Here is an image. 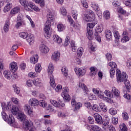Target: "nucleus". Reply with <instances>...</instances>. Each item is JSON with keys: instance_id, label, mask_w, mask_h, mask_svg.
Returning <instances> with one entry per match:
<instances>
[{"instance_id": "nucleus-42", "label": "nucleus", "mask_w": 131, "mask_h": 131, "mask_svg": "<svg viewBox=\"0 0 131 131\" xmlns=\"http://www.w3.org/2000/svg\"><path fill=\"white\" fill-rule=\"evenodd\" d=\"M72 15L73 18L75 20L77 19V17L78 16V12H77V10H72Z\"/></svg>"}, {"instance_id": "nucleus-9", "label": "nucleus", "mask_w": 131, "mask_h": 131, "mask_svg": "<svg viewBox=\"0 0 131 131\" xmlns=\"http://www.w3.org/2000/svg\"><path fill=\"white\" fill-rule=\"evenodd\" d=\"M71 105L72 108L74 109V111H77V110H79L81 107H82V104L80 102H76L75 99H72Z\"/></svg>"}, {"instance_id": "nucleus-25", "label": "nucleus", "mask_w": 131, "mask_h": 131, "mask_svg": "<svg viewBox=\"0 0 131 131\" xmlns=\"http://www.w3.org/2000/svg\"><path fill=\"white\" fill-rule=\"evenodd\" d=\"M29 8H30L32 10H33L35 12H40V9L38 8V7L35 6V5H33L32 2L31 3H29Z\"/></svg>"}, {"instance_id": "nucleus-36", "label": "nucleus", "mask_w": 131, "mask_h": 131, "mask_svg": "<svg viewBox=\"0 0 131 131\" xmlns=\"http://www.w3.org/2000/svg\"><path fill=\"white\" fill-rule=\"evenodd\" d=\"M26 25L24 21H16V24L15 25V27L16 29H19L21 26H24Z\"/></svg>"}, {"instance_id": "nucleus-53", "label": "nucleus", "mask_w": 131, "mask_h": 131, "mask_svg": "<svg viewBox=\"0 0 131 131\" xmlns=\"http://www.w3.org/2000/svg\"><path fill=\"white\" fill-rule=\"evenodd\" d=\"M109 113L111 115H116L117 114V111L114 108H111L109 110Z\"/></svg>"}, {"instance_id": "nucleus-2", "label": "nucleus", "mask_w": 131, "mask_h": 131, "mask_svg": "<svg viewBox=\"0 0 131 131\" xmlns=\"http://www.w3.org/2000/svg\"><path fill=\"white\" fill-rule=\"evenodd\" d=\"M116 74L117 75V82H122V81H124V84L126 86L127 92H128V93H130V83H129V81L126 80V73H121L120 70L117 69L116 71Z\"/></svg>"}, {"instance_id": "nucleus-43", "label": "nucleus", "mask_w": 131, "mask_h": 131, "mask_svg": "<svg viewBox=\"0 0 131 131\" xmlns=\"http://www.w3.org/2000/svg\"><path fill=\"white\" fill-rule=\"evenodd\" d=\"M58 31L62 32L63 30H65V26L62 24H59L57 25Z\"/></svg>"}, {"instance_id": "nucleus-15", "label": "nucleus", "mask_w": 131, "mask_h": 131, "mask_svg": "<svg viewBox=\"0 0 131 131\" xmlns=\"http://www.w3.org/2000/svg\"><path fill=\"white\" fill-rule=\"evenodd\" d=\"M86 128L89 131H101V128L96 125H86Z\"/></svg>"}, {"instance_id": "nucleus-14", "label": "nucleus", "mask_w": 131, "mask_h": 131, "mask_svg": "<svg viewBox=\"0 0 131 131\" xmlns=\"http://www.w3.org/2000/svg\"><path fill=\"white\" fill-rule=\"evenodd\" d=\"M78 86H79L80 89L82 90L84 95H85V96L89 94L90 91H89L88 87H86V85H85L84 83L82 82H79Z\"/></svg>"}, {"instance_id": "nucleus-13", "label": "nucleus", "mask_w": 131, "mask_h": 131, "mask_svg": "<svg viewBox=\"0 0 131 131\" xmlns=\"http://www.w3.org/2000/svg\"><path fill=\"white\" fill-rule=\"evenodd\" d=\"M39 49L42 54H48L50 52V48L44 44L40 45L39 47Z\"/></svg>"}, {"instance_id": "nucleus-1", "label": "nucleus", "mask_w": 131, "mask_h": 131, "mask_svg": "<svg viewBox=\"0 0 131 131\" xmlns=\"http://www.w3.org/2000/svg\"><path fill=\"white\" fill-rule=\"evenodd\" d=\"M47 20L45 23L44 31L46 38L49 39L52 35V29L51 28V21L55 20V12L53 10H49L47 14Z\"/></svg>"}, {"instance_id": "nucleus-49", "label": "nucleus", "mask_w": 131, "mask_h": 131, "mask_svg": "<svg viewBox=\"0 0 131 131\" xmlns=\"http://www.w3.org/2000/svg\"><path fill=\"white\" fill-rule=\"evenodd\" d=\"M77 53L78 57H81L83 54V48L81 47L79 48L77 50Z\"/></svg>"}, {"instance_id": "nucleus-21", "label": "nucleus", "mask_w": 131, "mask_h": 131, "mask_svg": "<svg viewBox=\"0 0 131 131\" xmlns=\"http://www.w3.org/2000/svg\"><path fill=\"white\" fill-rule=\"evenodd\" d=\"M27 118V116H26V115L24 114V113H19L18 114L17 119H18L20 121H24V122H25L26 120H28L26 119Z\"/></svg>"}, {"instance_id": "nucleus-11", "label": "nucleus", "mask_w": 131, "mask_h": 131, "mask_svg": "<svg viewBox=\"0 0 131 131\" xmlns=\"http://www.w3.org/2000/svg\"><path fill=\"white\" fill-rule=\"evenodd\" d=\"M50 103L54 106V107H56V108H60V107H65V103H62V101L61 100H59L58 102H57L56 100L51 99Z\"/></svg>"}, {"instance_id": "nucleus-10", "label": "nucleus", "mask_w": 131, "mask_h": 131, "mask_svg": "<svg viewBox=\"0 0 131 131\" xmlns=\"http://www.w3.org/2000/svg\"><path fill=\"white\" fill-rule=\"evenodd\" d=\"M19 3L24 7L26 11H27L28 12H30V11H31V9L29 8V4H31V2H28L27 0H19Z\"/></svg>"}, {"instance_id": "nucleus-44", "label": "nucleus", "mask_w": 131, "mask_h": 131, "mask_svg": "<svg viewBox=\"0 0 131 131\" xmlns=\"http://www.w3.org/2000/svg\"><path fill=\"white\" fill-rule=\"evenodd\" d=\"M19 36L21 38L25 39L26 38H27V37L28 36V33H27L26 32H20L19 33Z\"/></svg>"}, {"instance_id": "nucleus-61", "label": "nucleus", "mask_w": 131, "mask_h": 131, "mask_svg": "<svg viewBox=\"0 0 131 131\" xmlns=\"http://www.w3.org/2000/svg\"><path fill=\"white\" fill-rule=\"evenodd\" d=\"M55 91L56 92V93H61L62 91V85L60 84L57 85L55 89Z\"/></svg>"}, {"instance_id": "nucleus-57", "label": "nucleus", "mask_w": 131, "mask_h": 131, "mask_svg": "<svg viewBox=\"0 0 131 131\" xmlns=\"http://www.w3.org/2000/svg\"><path fill=\"white\" fill-rule=\"evenodd\" d=\"M107 65L108 66H110V67H111L113 69H114V68H117V64H116V63L113 61L109 62L107 64Z\"/></svg>"}, {"instance_id": "nucleus-26", "label": "nucleus", "mask_w": 131, "mask_h": 131, "mask_svg": "<svg viewBox=\"0 0 131 131\" xmlns=\"http://www.w3.org/2000/svg\"><path fill=\"white\" fill-rule=\"evenodd\" d=\"M13 7V4L12 3H8L6 4L4 8V13H8L9 11L11 10V8Z\"/></svg>"}, {"instance_id": "nucleus-17", "label": "nucleus", "mask_w": 131, "mask_h": 131, "mask_svg": "<svg viewBox=\"0 0 131 131\" xmlns=\"http://www.w3.org/2000/svg\"><path fill=\"white\" fill-rule=\"evenodd\" d=\"M24 110L26 113H27L28 115H32L33 113V108L30 105L28 104H25L24 106Z\"/></svg>"}, {"instance_id": "nucleus-20", "label": "nucleus", "mask_w": 131, "mask_h": 131, "mask_svg": "<svg viewBox=\"0 0 131 131\" xmlns=\"http://www.w3.org/2000/svg\"><path fill=\"white\" fill-rule=\"evenodd\" d=\"M94 117L95 118L96 122H97V123H98L99 124H101V123L103 122L102 116H101V115H100L99 114L97 113L94 114Z\"/></svg>"}, {"instance_id": "nucleus-40", "label": "nucleus", "mask_w": 131, "mask_h": 131, "mask_svg": "<svg viewBox=\"0 0 131 131\" xmlns=\"http://www.w3.org/2000/svg\"><path fill=\"white\" fill-rule=\"evenodd\" d=\"M61 72L64 76H68V69L66 67H63L62 68Z\"/></svg>"}, {"instance_id": "nucleus-50", "label": "nucleus", "mask_w": 131, "mask_h": 131, "mask_svg": "<svg viewBox=\"0 0 131 131\" xmlns=\"http://www.w3.org/2000/svg\"><path fill=\"white\" fill-rule=\"evenodd\" d=\"M50 85L52 88L56 87V83H55V79H54V76H52L50 77Z\"/></svg>"}, {"instance_id": "nucleus-31", "label": "nucleus", "mask_w": 131, "mask_h": 131, "mask_svg": "<svg viewBox=\"0 0 131 131\" xmlns=\"http://www.w3.org/2000/svg\"><path fill=\"white\" fill-rule=\"evenodd\" d=\"M37 61H38V56L34 55L33 57L30 58V62L32 63V64H35L37 63Z\"/></svg>"}, {"instance_id": "nucleus-5", "label": "nucleus", "mask_w": 131, "mask_h": 131, "mask_svg": "<svg viewBox=\"0 0 131 131\" xmlns=\"http://www.w3.org/2000/svg\"><path fill=\"white\" fill-rule=\"evenodd\" d=\"M87 14H85L84 15L83 19L86 22H91L92 21H94L95 20V15L94 12L91 10H86Z\"/></svg>"}, {"instance_id": "nucleus-52", "label": "nucleus", "mask_w": 131, "mask_h": 131, "mask_svg": "<svg viewBox=\"0 0 131 131\" xmlns=\"http://www.w3.org/2000/svg\"><path fill=\"white\" fill-rule=\"evenodd\" d=\"M97 96L98 98L101 99L102 100H106V99H107V98L105 97V95H104V93H103L102 91H100Z\"/></svg>"}, {"instance_id": "nucleus-59", "label": "nucleus", "mask_w": 131, "mask_h": 131, "mask_svg": "<svg viewBox=\"0 0 131 131\" xmlns=\"http://www.w3.org/2000/svg\"><path fill=\"white\" fill-rule=\"evenodd\" d=\"M70 37L69 36H67L64 42V47H67L70 43Z\"/></svg>"}, {"instance_id": "nucleus-58", "label": "nucleus", "mask_w": 131, "mask_h": 131, "mask_svg": "<svg viewBox=\"0 0 131 131\" xmlns=\"http://www.w3.org/2000/svg\"><path fill=\"white\" fill-rule=\"evenodd\" d=\"M13 87L14 89V91L15 93H16V94H17V95L20 94V88H19L18 86H17V85L14 84L13 85Z\"/></svg>"}, {"instance_id": "nucleus-22", "label": "nucleus", "mask_w": 131, "mask_h": 131, "mask_svg": "<svg viewBox=\"0 0 131 131\" xmlns=\"http://www.w3.org/2000/svg\"><path fill=\"white\" fill-rule=\"evenodd\" d=\"M27 41L29 42L30 45H32L34 42V36L32 34H28V38L27 39Z\"/></svg>"}, {"instance_id": "nucleus-18", "label": "nucleus", "mask_w": 131, "mask_h": 131, "mask_svg": "<svg viewBox=\"0 0 131 131\" xmlns=\"http://www.w3.org/2000/svg\"><path fill=\"white\" fill-rule=\"evenodd\" d=\"M60 52L55 51L52 54L51 59L53 61H55V62H58V60L60 59Z\"/></svg>"}, {"instance_id": "nucleus-3", "label": "nucleus", "mask_w": 131, "mask_h": 131, "mask_svg": "<svg viewBox=\"0 0 131 131\" xmlns=\"http://www.w3.org/2000/svg\"><path fill=\"white\" fill-rule=\"evenodd\" d=\"M2 115L4 120L7 121L8 124H10L11 126H13V127H16V126H17V124L15 121V118H14V116H13L12 114L9 115V117H8L7 114L3 111L2 112Z\"/></svg>"}, {"instance_id": "nucleus-27", "label": "nucleus", "mask_w": 131, "mask_h": 131, "mask_svg": "<svg viewBox=\"0 0 131 131\" xmlns=\"http://www.w3.org/2000/svg\"><path fill=\"white\" fill-rule=\"evenodd\" d=\"M112 93L116 97H119L120 96V92L115 87L112 88Z\"/></svg>"}, {"instance_id": "nucleus-37", "label": "nucleus", "mask_w": 131, "mask_h": 131, "mask_svg": "<svg viewBox=\"0 0 131 131\" xmlns=\"http://www.w3.org/2000/svg\"><path fill=\"white\" fill-rule=\"evenodd\" d=\"M110 12L108 10H105L103 13V17L105 20L110 19Z\"/></svg>"}, {"instance_id": "nucleus-29", "label": "nucleus", "mask_w": 131, "mask_h": 131, "mask_svg": "<svg viewBox=\"0 0 131 131\" xmlns=\"http://www.w3.org/2000/svg\"><path fill=\"white\" fill-rule=\"evenodd\" d=\"M91 6L95 12H99V11H100V7H99L98 4L95 2H92Z\"/></svg>"}, {"instance_id": "nucleus-55", "label": "nucleus", "mask_w": 131, "mask_h": 131, "mask_svg": "<svg viewBox=\"0 0 131 131\" xmlns=\"http://www.w3.org/2000/svg\"><path fill=\"white\" fill-rule=\"evenodd\" d=\"M91 109L94 110V111H96V112H100V108L97 104H94L93 105H92Z\"/></svg>"}, {"instance_id": "nucleus-12", "label": "nucleus", "mask_w": 131, "mask_h": 131, "mask_svg": "<svg viewBox=\"0 0 131 131\" xmlns=\"http://www.w3.org/2000/svg\"><path fill=\"white\" fill-rule=\"evenodd\" d=\"M74 71L76 75H77L78 76H83V75H84V74H85V73L86 72V70L82 68H80L79 69H77V68H75L74 69Z\"/></svg>"}, {"instance_id": "nucleus-24", "label": "nucleus", "mask_w": 131, "mask_h": 131, "mask_svg": "<svg viewBox=\"0 0 131 131\" xmlns=\"http://www.w3.org/2000/svg\"><path fill=\"white\" fill-rule=\"evenodd\" d=\"M53 40L56 43H61L62 42V38L57 35H54L53 36Z\"/></svg>"}, {"instance_id": "nucleus-7", "label": "nucleus", "mask_w": 131, "mask_h": 131, "mask_svg": "<svg viewBox=\"0 0 131 131\" xmlns=\"http://www.w3.org/2000/svg\"><path fill=\"white\" fill-rule=\"evenodd\" d=\"M103 25L101 24L97 26L96 28V33H95V39L98 41V42H101L102 39L101 36L99 35V33H101L103 31Z\"/></svg>"}, {"instance_id": "nucleus-62", "label": "nucleus", "mask_w": 131, "mask_h": 131, "mask_svg": "<svg viewBox=\"0 0 131 131\" xmlns=\"http://www.w3.org/2000/svg\"><path fill=\"white\" fill-rule=\"evenodd\" d=\"M60 12L62 16H66V15H67V11L64 7H61L60 8Z\"/></svg>"}, {"instance_id": "nucleus-56", "label": "nucleus", "mask_w": 131, "mask_h": 131, "mask_svg": "<svg viewBox=\"0 0 131 131\" xmlns=\"http://www.w3.org/2000/svg\"><path fill=\"white\" fill-rule=\"evenodd\" d=\"M26 17L30 21L31 27H32V28H34V27H35V25L34 24L33 21H32L31 17H30V16H29V15H26Z\"/></svg>"}, {"instance_id": "nucleus-64", "label": "nucleus", "mask_w": 131, "mask_h": 131, "mask_svg": "<svg viewBox=\"0 0 131 131\" xmlns=\"http://www.w3.org/2000/svg\"><path fill=\"white\" fill-rule=\"evenodd\" d=\"M28 76L29 77H32V78H34V77H37V73L34 72H30L29 74H28Z\"/></svg>"}, {"instance_id": "nucleus-45", "label": "nucleus", "mask_w": 131, "mask_h": 131, "mask_svg": "<svg viewBox=\"0 0 131 131\" xmlns=\"http://www.w3.org/2000/svg\"><path fill=\"white\" fill-rule=\"evenodd\" d=\"M81 5L85 9L89 8V5L88 4L86 0H81Z\"/></svg>"}, {"instance_id": "nucleus-38", "label": "nucleus", "mask_w": 131, "mask_h": 131, "mask_svg": "<svg viewBox=\"0 0 131 131\" xmlns=\"http://www.w3.org/2000/svg\"><path fill=\"white\" fill-rule=\"evenodd\" d=\"M32 2H35L36 4H39L41 8L45 7V0H32Z\"/></svg>"}, {"instance_id": "nucleus-28", "label": "nucleus", "mask_w": 131, "mask_h": 131, "mask_svg": "<svg viewBox=\"0 0 131 131\" xmlns=\"http://www.w3.org/2000/svg\"><path fill=\"white\" fill-rule=\"evenodd\" d=\"M3 74L5 78L7 79H11L12 77V74L11 73V71L6 70L4 72Z\"/></svg>"}, {"instance_id": "nucleus-51", "label": "nucleus", "mask_w": 131, "mask_h": 131, "mask_svg": "<svg viewBox=\"0 0 131 131\" xmlns=\"http://www.w3.org/2000/svg\"><path fill=\"white\" fill-rule=\"evenodd\" d=\"M129 40V37L128 36H123V37L121 39V42L123 43H125V42H127Z\"/></svg>"}, {"instance_id": "nucleus-6", "label": "nucleus", "mask_w": 131, "mask_h": 131, "mask_svg": "<svg viewBox=\"0 0 131 131\" xmlns=\"http://www.w3.org/2000/svg\"><path fill=\"white\" fill-rule=\"evenodd\" d=\"M23 127L26 130H28V129H30L29 131L35 130V129L33 126V123H32V122L30 120H26L25 122H24L23 124Z\"/></svg>"}, {"instance_id": "nucleus-32", "label": "nucleus", "mask_w": 131, "mask_h": 131, "mask_svg": "<svg viewBox=\"0 0 131 131\" xmlns=\"http://www.w3.org/2000/svg\"><path fill=\"white\" fill-rule=\"evenodd\" d=\"M53 72H54V64L50 63L48 68V74H53Z\"/></svg>"}, {"instance_id": "nucleus-35", "label": "nucleus", "mask_w": 131, "mask_h": 131, "mask_svg": "<svg viewBox=\"0 0 131 131\" xmlns=\"http://www.w3.org/2000/svg\"><path fill=\"white\" fill-rule=\"evenodd\" d=\"M127 127L124 123L120 124L119 126V131H127Z\"/></svg>"}, {"instance_id": "nucleus-63", "label": "nucleus", "mask_w": 131, "mask_h": 131, "mask_svg": "<svg viewBox=\"0 0 131 131\" xmlns=\"http://www.w3.org/2000/svg\"><path fill=\"white\" fill-rule=\"evenodd\" d=\"M123 97L124 99H126V100L128 101H130L131 100V95L128 93L124 94Z\"/></svg>"}, {"instance_id": "nucleus-16", "label": "nucleus", "mask_w": 131, "mask_h": 131, "mask_svg": "<svg viewBox=\"0 0 131 131\" xmlns=\"http://www.w3.org/2000/svg\"><path fill=\"white\" fill-rule=\"evenodd\" d=\"M33 83L37 88H41L43 86V83L40 78H36L33 80Z\"/></svg>"}, {"instance_id": "nucleus-4", "label": "nucleus", "mask_w": 131, "mask_h": 131, "mask_svg": "<svg viewBox=\"0 0 131 131\" xmlns=\"http://www.w3.org/2000/svg\"><path fill=\"white\" fill-rule=\"evenodd\" d=\"M95 25L96 24L92 23L87 24V33L86 34L89 40H92L94 39V33L92 29L95 27Z\"/></svg>"}, {"instance_id": "nucleus-46", "label": "nucleus", "mask_w": 131, "mask_h": 131, "mask_svg": "<svg viewBox=\"0 0 131 131\" xmlns=\"http://www.w3.org/2000/svg\"><path fill=\"white\" fill-rule=\"evenodd\" d=\"M99 106L100 109L102 110L103 112H107V106L105 105V103H99Z\"/></svg>"}, {"instance_id": "nucleus-48", "label": "nucleus", "mask_w": 131, "mask_h": 131, "mask_svg": "<svg viewBox=\"0 0 131 131\" xmlns=\"http://www.w3.org/2000/svg\"><path fill=\"white\" fill-rule=\"evenodd\" d=\"M41 64L40 63H37L35 66V71L36 72L39 73L41 71Z\"/></svg>"}, {"instance_id": "nucleus-47", "label": "nucleus", "mask_w": 131, "mask_h": 131, "mask_svg": "<svg viewBox=\"0 0 131 131\" xmlns=\"http://www.w3.org/2000/svg\"><path fill=\"white\" fill-rule=\"evenodd\" d=\"M58 117H67L68 116V114L67 113L63 112H59L57 114Z\"/></svg>"}, {"instance_id": "nucleus-33", "label": "nucleus", "mask_w": 131, "mask_h": 131, "mask_svg": "<svg viewBox=\"0 0 131 131\" xmlns=\"http://www.w3.org/2000/svg\"><path fill=\"white\" fill-rule=\"evenodd\" d=\"M9 29H10V20H8L5 22V24L4 27V31H5V32H8Z\"/></svg>"}, {"instance_id": "nucleus-41", "label": "nucleus", "mask_w": 131, "mask_h": 131, "mask_svg": "<svg viewBox=\"0 0 131 131\" xmlns=\"http://www.w3.org/2000/svg\"><path fill=\"white\" fill-rule=\"evenodd\" d=\"M18 111H19V108H18L17 106L15 105L12 106L11 109V112L13 115H16L17 113H18Z\"/></svg>"}, {"instance_id": "nucleus-23", "label": "nucleus", "mask_w": 131, "mask_h": 131, "mask_svg": "<svg viewBox=\"0 0 131 131\" xmlns=\"http://www.w3.org/2000/svg\"><path fill=\"white\" fill-rule=\"evenodd\" d=\"M19 12H20V8L18 7H14L11 10L10 16L12 17V16L16 15Z\"/></svg>"}, {"instance_id": "nucleus-60", "label": "nucleus", "mask_w": 131, "mask_h": 131, "mask_svg": "<svg viewBox=\"0 0 131 131\" xmlns=\"http://www.w3.org/2000/svg\"><path fill=\"white\" fill-rule=\"evenodd\" d=\"M114 36L115 39L117 40L120 38V35H119V33H118V31H115L114 32Z\"/></svg>"}, {"instance_id": "nucleus-54", "label": "nucleus", "mask_w": 131, "mask_h": 131, "mask_svg": "<svg viewBox=\"0 0 131 131\" xmlns=\"http://www.w3.org/2000/svg\"><path fill=\"white\" fill-rule=\"evenodd\" d=\"M122 116L124 120H127L129 118L128 114L126 112H123L122 114Z\"/></svg>"}, {"instance_id": "nucleus-8", "label": "nucleus", "mask_w": 131, "mask_h": 131, "mask_svg": "<svg viewBox=\"0 0 131 131\" xmlns=\"http://www.w3.org/2000/svg\"><path fill=\"white\" fill-rule=\"evenodd\" d=\"M61 97L66 101H70V95H69V88L68 87L63 88V90L61 93Z\"/></svg>"}, {"instance_id": "nucleus-19", "label": "nucleus", "mask_w": 131, "mask_h": 131, "mask_svg": "<svg viewBox=\"0 0 131 131\" xmlns=\"http://www.w3.org/2000/svg\"><path fill=\"white\" fill-rule=\"evenodd\" d=\"M29 104L31 105L32 107H35L37 106L39 104V102L36 98H31L29 100Z\"/></svg>"}, {"instance_id": "nucleus-34", "label": "nucleus", "mask_w": 131, "mask_h": 131, "mask_svg": "<svg viewBox=\"0 0 131 131\" xmlns=\"http://www.w3.org/2000/svg\"><path fill=\"white\" fill-rule=\"evenodd\" d=\"M105 35L107 40H109V39H110V38L112 37V33L111 32V31H110V30H105Z\"/></svg>"}, {"instance_id": "nucleus-39", "label": "nucleus", "mask_w": 131, "mask_h": 131, "mask_svg": "<svg viewBox=\"0 0 131 131\" xmlns=\"http://www.w3.org/2000/svg\"><path fill=\"white\" fill-rule=\"evenodd\" d=\"M90 74L92 76H95L97 74V69L95 67H91L90 68Z\"/></svg>"}, {"instance_id": "nucleus-30", "label": "nucleus", "mask_w": 131, "mask_h": 131, "mask_svg": "<svg viewBox=\"0 0 131 131\" xmlns=\"http://www.w3.org/2000/svg\"><path fill=\"white\" fill-rule=\"evenodd\" d=\"M10 70L12 71H16L18 69V67L17 66V63L15 62H12L10 64Z\"/></svg>"}]
</instances>
